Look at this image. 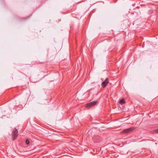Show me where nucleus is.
<instances>
[{
  "mask_svg": "<svg viewBox=\"0 0 158 158\" xmlns=\"http://www.w3.org/2000/svg\"><path fill=\"white\" fill-rule=\"evenodd\" d=\"M135 128L134 127L129 128L124 130L121 133L122 134H126L132 131Z\"/></svg>",
  "mask_w": 158,
  "mask_h": 158,
  "instance_id": "1",
  "label": "nucleus"
},
{
  "mask_svg": "<svg viewBox=\"0 0 158 158\" xmlns=\"http://www.w3.org/2000/svg\"><path fill=\"white\" fill-rule=\"evenodd\" d=\"M18 131L17 129H15V130L13 132L12 137L13 140H15L17 136Z\"/></svg>",
  "mask_w": 158,
  "mask_h": 158,
  "instance_id": "2",
  "label": "nucleus"
},
{
  "mask_svg": "<svg viewBox=\"0 0 158 158\" xmlns=\"http://www.w3.org/2000/svg\"><path fill=\"white\" fill-rule=\"evenodd\" d=\"M109 83V79L108 78L106 79L104 81L102 82V85L104 88Z\"/></svg>",
  "mask_w": 158,
  "mask_h": 158,
  "instance_id": "3",
  "label": "nucleus"
},
{
  "mask_svg": "<svg viewBox=\"0 0 158 158\" xmlns=\"http://www.w3.org/2000/svg\"><path fill=\"white\" fill-rule=\"evenodd\" d=\"M97 103V101L92 102L90 103H87L86 104V106L87 107H90V106H94Z\"/></svg>",
  "mask_w": 158,
  "mask_h": 158,
  "instance_id": "4",
  "label": "nucleus"
},
{
  "mask_svg": "<svg viewBox=\"0 0 158 158\" xmlns=\"http://www.w3.org/2000/svg\"><path fill=\"white\" fill-rule=\"evenodd\" d=\"M120 103H121L122 104H124L125 103V101L124 99H121L120 101Z\"/></svg>",
  "mask_w": 158,
  "mask_h": 158,
  "instance_id": "5",
  "label": "nucleus"
},
{
  "mask_svg": "<svg viewBox=\"0 0 158 158\" xmlns=\"http://www.w3.org/2000/svg\"><path fill=\"white\" fill-rule=\"evenodd\" d=\"M30 143V142H29V140L28 139H27L26 140V143L27 144H28Z\"/></svg>",
  "mask_w": 158,
  "mask_h": 158,
  "instance_id": "6",
  "label": "nucleus"
},
{
  "mask_svg": "<svg viewBox=\"0 0 158 158\" xmlns=\"http://www.w3.org/2000/svg\"><path fill=\"white\" fill-rule=\"evenodd\" d=\"M155 132L156 133H158V129L156 130L155 131Z\"/></svg>",
  "mask_w": 158,
  "mask_h": 158,
  "instance_id": "7",
  "label": "nucleus"
}]
</instances>
